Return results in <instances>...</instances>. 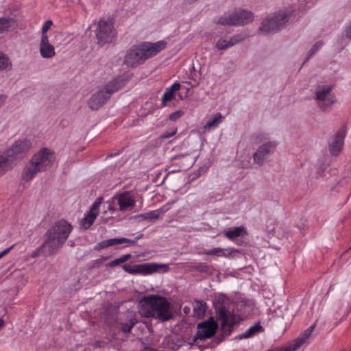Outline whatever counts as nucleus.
Masks as SVG:
<instances>
[{
    "instance_id": "obj_1",
    "label": "nucleus",
    "mask_w": 351,
    "mask_h": 351,
    "mask_svg": "<svg viewBox=\"0 0 351 351\" xmlns=\"http://www.w3.org/2000/svg\"><path fill=\"white\" fill-rule=\"evenodd\" d=\"M166 47L167 42L165 40H159L154 43L143 42L138 45H132L127 50L123 63L128 67H136L156 56Z\"/></svg>"
},
{
    "instance_id": "obj_2",
    "label": "nucleus",
    "mask_w": 351,
    "mask_h": 351,
    "mask_svg": "<svg viewBox=\"0 0 351 351\" xmlns=\"http://www.w3.org/2000/svg\"><path fill=\"white\" fill-rule=\"evenodd\" d=\"M73 230L72 225L64 219L56 222L45 232L42 247L47 255L55 254L64 244Z\"/></svg>"
},
{
    "instance_id": "obj_3",
    "label": "nucleus",
    "mask_w": 351,
    "mask_h": 351,
    "mask_svg": "<svg viewBox=\"0 0 351 351\" xmlns=\"http://www.w3.org/2000/svg\"><path fill=\"white\" fill-rule=\"evenodd\" d=\"M141 313L145 317H153L160 322L173 317L171 304L168 300L157 295H149L141 301Z\"/></svg>"
},
{
    "instance_id": "obj_4",
    "label": "nucleus",
    "mask_w": 351,
    "mask_h": 351,
    "mask_svg": "<svg viewBox=\"0 0 351 351\" xmlns=\"http://www.w3.org/2000/svg\"><path fill=\"white\" fill-rule=\"evenodd\" d=\"M55 159L53 153L47 148H43L31 158L30 162L24 168L21 178L29 182L38 172L45 171L51 167Z\"/></svg>"
},
{
    "instance_id": "obj_5",
    "label": "nucleus",
    "mask_w": 351,
    "mask_h": 351,
    "mask_svg": "<svg viewBox=\"0 0 351 351\" xmlns=\"http://www.w3.org/2000/svg\"><path fill=\"white\" fill-rule=\"evenodd\" d=\"M32 143L27 139L19 140L0 155V176L12 168V162L23 158L30 149Z\"/></svg>"
},
{
    "instance_id": "obj_6",
    "label": "nucleus",
    "mask_w": 351,
    "mask_h": 351,
    "mask_svg": "<svg viewBox=\"0 0 351 351\" xmlns=\"http://www.w3.org/2000/svg\"><path fill=\"white\" fill-rule=\"evenodd\" d=\"M227 300V296L223 293L217 295L213 300V306L223 330H226V328L230 329L237 323L236 316L229 312L224 306Z\"/></svg>"
},
{
    "instance_id": "obj_7",
    "label": "nucleus",
    "mask_w": 351,
    "mask_h": 351,
    "mask_svg": "<svg viewBox=\"0 0 351 351\" xmlns=\"http://www.w3.org/2000/svg\"><path fill=\"white\" fill-rule=\"evenodd\" d=\"M289 16L287 12L281 11L269 15L263 21L258 30L264 35L274 34L284 27Z\"/></svg>"
},
{
    "instance_id": "obj_8",
    "label": "nucleus",
    "mask_w": 351,
    "mask_h": 351,
    "mask_svg": "<svg viewBox=\"0 0 351 351\" xmlns=\"http://www.w3.org/2000/svg\"><path fill=\"white\" fill-rule=\"evenodd\" d=\"M253 13L245 10H239L232 14L224 13L219 19H215V22L223 26L244 25L252 21Z\"/></svg>"
},
{
    "instance_id": "obj_9",
    "label": "nucleus",
    "mask_w": 351,
    "mask_h": 351,
    "mask_svg": "<svg viewBox=\"0 0 351 351\" xmlns=\"http://www.w3.org/2000/svg\"><path fill=\"white\" fill-rule=\"evenodd\" d=\"M123 269L132 275L147 276L157 272L160 269L163 272L169 271V267L167 264L156 263H146L136 265L125 264L122 266Z\"/></svg>"
},
{
    "instance_id": "obj_10",
    "label": "nucleus",
    "mask_w": 351,
    "mask_h": 351,
    "mask_svg": "<svg viewBox=\"0 0 351 351\" xmlns=\"http://www.w3.org/2000/svg\"><path fill=\"white\" fill-rule=\"evenodd\" d=\"M106 204L108 210L112 213L117 210V205H119L120 211L124 212L134 206L135 199L130 192L124 191L112 197L106 202Z\"/></svg>"
},
{
    "instance_id": "obj_11",
    "label": "nucleus",
    "mask_w": 351,
    "mask_h": 351,
    "mask_svg": "<svg viewBox=\"0 0 351 351\" xmlns=\"http://www.w3.org/2000/svg\"><path fill=\"white\" fill-rule=\"evenodd\" d=\"M332 86H318L315 92V99L318 107L322 111H326L329 107L336 103L335 95L332 93Z\"/></svg>"
},
{
    "instance_id": "obj_12",
    "label": "nucleus",
    "mask_w": 351,
    "mask_h": 351,
    "mask_svg": "<svg viewBox=\"0 0 351 351\" xmlns=\"http://www.w3.org/2000/svg\"><path fill=\"white\" fill-rule=\"evenodd\" d=\"M96 38L100 46L112 43L114 38L113 23L109 20L101 19L97 25Z\"/></svg>"
},
{
    "instance_id": "obj_13",
    "label": "nucleus",
    "mask_w": 351,
    "mask_h": 351,
    "mask_svg": "<svg viewBox=\"0 0 351 351\" xmlns=\"http://www.w3.org/2000/svg\"><path fill=\"white\" fill-rule=\"evenodd\" d=\"M132 75L130 72H125L110 81L101 90H104L106 94H108L110 98L112 94L122 88L132 78Z\"/></svg>"
},
{
    "instance_id": "obj_14",
    "label": "nucleus",
    "mask_w": 351,
    "mask_h": 351,
    "mask_svg": "<svg viewBox=\"0 0 351 351\" xmlns=\"http://www.w3.org/2000/svg\"><path fill=\"white\" fill-rule=\"evenodd\" d=\"M276 146V141H269L259 146L253 154L254 162L259 166L263 165L268 156L275 151Z\"/></svg>"
},
{
    "instance_id": "obj_15",
    "label": "nucleus",
    "mask_w": 351,
    "mask_h": 351,
    "mask_svg": "<svg viewBox=\"0 0 351 351\" xmlns=\"http://www.w3.org/2000/svg\"><path fill=\"white\" fill-rule=\"evenodd\" d=\"M217 330V324L213 321H206L199 323L197 326V331L193 337V342L197 340H204L214 336Z\"/></svg>"
},
{
    "instance_id": "obj_16",
    "label": "nucleus",
    "mask_w": 351,
    "mask_h": 351,
    "mask_svg": "<svg viewBox=\"0 0 351 351\" xmlns=\"http://www.w3.org/2000/svg\"><path fill=\"white\" fill-rule=\"evenodd\" d=\"M346 131L344 129H341L337 132L328 147L331 155L337 156L339 154L343 146Z\"/></svg>"
},
{
    "instance_id": "obj_17",
    "label": "nucleus",
    "mask_w": 351,
    "mask_h": 351,
    "mask_svg": "<svg viewBox=\"0 0 351 351\" xmlns=\"http://www.w3.org/2000/svg\"><path fill=\"white\" fill-rule=\"evenodd\" d=\"M109 99V95L106 94L104 90H99L93 94L88 101V105L92 110H97L101 108Z\"/></svg>"
},
{
    "instance_id": "obj_18",
    "label": "nucleus",
    "mask_w": 351,
    "mask_h": 351,
    "mask_svg": "<svg viewBox=\"0 0 351 351\" xmlns=\"http://www.w3.org/2000/svg\"><path fill=\"white\" fill-rule=\"evenodd\" d=\"M138 238L136 237L134 240H131L125 237L120 238H112L104 240L99 243L95 247V250H99L104 248H106L110 246L119 245L123 243H128L129 245H133L136 243Z\"/></svg>"
},
{
    "instance_id": "obj_19",
    "label": "nucleus",
    "mask_w": 351,
    "mask_h": 351,
    "mask_svg": "<svg viewBox=\"0 0 351 351\" xmlns=\"http://www.w3.org/2000/svg\"><path fill=\"white\" fill-rule=\"evenodd\" d=\"M39 51L43 58H51L56 55L55 48L49 43V38H40Z\"/></svg>"
},
{
    "instance_id": "obj_20",
    "label": "nucleus",
    "mask_w": 351,
    "mask_h": 351,
    "mask_svg": "<svg viewBox=\"0 0 351 351\" xmlns=\"http://www.w3.org/2000/svg\"><path fill=\"white\" fill-rule=\"evenodd\" d=\"M181 85L178 82H174L169 88L165 90L161 99V106L165 107L167 101H172L175 99L174 93L179 90Z\"/></svg>"
},
{
    "instance_id": "obj_21",
    "label": "nucleus",
    "mask_w": 351,
    "mask_h": 351,
    "mask_svg": "<svg viewBox=\"0 0 351 351\" xmlns=\"http://www.w3.org/2000/svg\"><path fill=\"white\" fill-rule=\"evenodd\" d=\"M242 38L241 36L236 35L230 38L229 40L220 38L216 43V47L219 50H226L233 45L241 42Z\"/></svg>"
},
{
    "instance_id": "obj_22",
    "label": "nucleus",
    "mask_w": 351,
    "mask_h": 351,
    "mask_svg": "<svg viewBox=\"0 0 351 351\" xmlns=\"http://www.w3.org/2000/svg\"><path fill=\"white\" fill-rule=\"evenodd\" d=\"M245 232V229L243 226L232 227L230 228L228 230L225 231L224 235L228 239L232 240L237 237H240Z\"/></svg>"
},
{
    "instance_id": "obj_23",
    "label": "nucleus",
    "mask_w": 351,
    "mask_h": 351,
    "mask_svg": "<svg viewBox=\"0 0 351 351\" xmlns=\"http://www.w3.org/2000/svg\"><path fill=\"white\" fill-rule=\"evenodd\" d=\"M16 24V21L13 18L1 17L0 18V33L9 31L13 25Z\"/></svg>"
},
{
    "instance_id": "obj_24",
    "label": "nucleus",
    "mask_w": 351,
    "mask_h": 351,
    "mask_svg": "<svg viewBox=\"0 0 351 351\" xmlns=\"http://www.w3.org/2000/svg\"><path fill=\"white\" fill-rule=\"evenodd\" d=\"M263 328L261 326L260 322L255 324L254 326L250 327L243 335V337L244 338H250L255 335L263 332Z\"/></svg>"
},
{
    "instance_id": "obj_25",
    "label": "nucleus",
    "mask_w": 351,
    "mask_h": 351,
    "mask_svg": "<svg viewBox=\"0 0 351 351\" xmlns=\"http://www.w3.org/2000/svg\"><path fill=\"white\" fill-rule=\"evenodd\" d=\"M223 117L220 112L216 113L214 117L210 119L206 123L204 128L212 129L217 128L222 122Z\"/></svg>"
},
{
    "instance_id": "obj_26",
    "label": "nucleus",
    "mask_w": 351,
    "mask_h": 351,
    "mask_svg": "<svg viewBox=\"0 0 351 351\" xmlns=\"http://www.w3.org/2000/svg\"><path fill=\"white\" fill-rule=\"evenodd\" d=\"M193 313L195 316H204L206 313V303L203 301H196L193 307Z\"/></svg>"
},
{
    "instance_id": "obj_27",
    "label": "nucleus",
    "mask_w": 351,
    "mask_h": 351,
    "mask_svg": "<svg viewBox=\"0 0 351 351\" xmlns=\"http://www.w3.org/2000/svg\"><path fill=\"white\" fill-rule=\"evenodd\" d=\"M97 217V213H93L88 211L86 216L82 220V226L86 228H88L94 222Z\"/></svg>"
},
{
    "instance_id": "obj_28",
    "label": "nucleus",
    "mask_w": 351,
    "mask_h": 351,
    "mask_svg": "<svg viewBox=\"0 0 351 351\" xmlns=\"http://www.w3.org/2000/svg\"><path fill=\"white\" fill-rule=\"evenodd\" d=\"M12 63L9 57L3 52L0 51V71L10 69Z\"/></svg>"
},
{
    "instance_id": "obj_29",
    "label": "nucleus",
    "mask_w": 351,
    "mask_h": 351,
    "mask_svg": "<svg viewBox=\"0 0 351 351\" xmlns=\"http://www.w3.org/2000/svg\"><path fill=\"white\" fill-rule=\"evenodd\" d=\"M136 322L135 318H131L128 322L121 323V330L124 333L130 332Z\"/></svg>"
},
{
    "instance_id": "obj_30",
    "label": "nucleus",
    "mask_w": 351,
    "mask_h": 351,
    "mask_svg": "<svg viewBox=\"0 0 351 351\" xmlns=\"http://www.w3.org/2000/svg\"><path fill=\"white\" fill-rule=\"evenodd\" d=\"M145 220H155L159 218V210H152L140 215Z\"/></svg>"
},
{
    "instance_id": "obj_31",
    "label": "nucleus",
    "mask_w": 351,
    "mask_h": 351,
    "mask_svg": "<svg viewBox=\"0 0 351 351\" xmlns=\"http://www.w3.org/2000/svg\"><path fill=\"white\" fill-rule=\"evenodd\" d=\"M224 250L221 247H214L205 252L207 255H217L218 256H226L223 252Z\"/></svg>"
},
{
    "instance_id": "obj_32",
    "label": "nucleus",
    "mask_w": 351,
    "mask_h": 351,
    "mask_svg": "<svg viewBox=\"0 0 351 351\" xmlns=\"http://www.w3.org/2000/svg\"><path fill=\"white\" fill-rule=\"evenodd\" d=\"M52 24H53V22L51 20H47L44 23V24L43 25L42 28H41V32H42L41 38H49L47 36V32L51 27Z\"/></svg>"
},
{
    "instance_id": "obj_33",
    "label": "nucleus",
    "mask_w": 351,
    "mask_h": 351,
    "mask_svg": "<svg viewBox=\"0 0 351 351\" xmlns=\"http://www.w3.org/2000/svg\"><path fill=\"white\" fill-rule=\"evenodd\" d=\"M102 201H103L102 197H97L96 199V200L94 202V203L92 204V206H90L89 212L93 213H97V215H98L99 214L98 210H99V208L101 204L102 203Z\"/></svg>"
},
{
    "instance_id": "obj_34",
    "label": "nucleus",
    "mask_w": 351,
    "mask_h": 351,
    "mask_svg": "<svg viewBox=\"0 0 351 351\" xmlns=\"http://www.w3.org/2000/svg\"><path fill=\"white\" fill-rule=\"evenodd\" d=\"M324 45V42L319 40L314 44V45L311 47V49L308 51V57L310 58L312 56H313L317 51H318Z\"/></svg>"
},
{
    "instance_id": "obj_35",
    "label": "nucleus",
    "mask_w": 351,
    "mask_h": 351,
    "mask_svg": "<svg viewBox=\"0 0 351 351\" xmlns=\"http://www.w3.org/2000/svg\"><path fill=\"white\" fill-rule=\"evenodd\" d=\"M177 133V128H171L168 131L163 132L159 137L160 140H164L165 138H171L173 136Z\"/></svg>"
},
{
    "instance_id": "obj_36",
    "label": "nucleus",
    "mask_w": 351,
    "mask_h": 351,
    "mask_svg": "<svg viewBox=\"0 0 351 351\" xmlns=\"http://www.w3.org/2000/svg\"><path fill=\"white\" fill-rule=\"evenodd\" d=\"M196 269L204 273H210L211 267L205 263H200L196 266Z\"/></svg>"
},
{
    "instance_id": "obj_37",
    "label": "nucleus",
    "mask_w": 351,
    "mask_h": 351,
    "mask_svg": "<svg viewBox=\"0 0 351 351\" xmlns=\"http://www.w3.org/2000/svg\"><path fill=\"white\" fill-rule=\"evenodd\" d=\"M45 248H43L41 245L38 248L32 252V256L34 258L38 257L40 255H43L45 257L50 256L51 255H47L45 254Z\"/></svg>"
},
{
    "instance_id": "obj_38",
    "label": "nucleus",
    "mask_w": 351,
    "mask_h": 351,
    "mask_svg": "<svg viewBox=\"0 0 351 351\" xmlns=\"http://www.w3.org/2000/svg\"><path fill=\"white\" fill-rule=\"evenodd\" d=\"M184 114V112L182 110H177L176 112H172L169 115V119L172 121H176L178 119H180Z\"/></svg>"
},
{
    "instance_id": "obj_39",
    "label": "nucleus",
    "mask_w": 351,
    "mask_h": 351,
    "mask_svg": "<svg viewBox=\"0 0 351 351\" xmlns=\"http://www.w3.org/2000/svg\"><path fill=\"white\" fill-rule=\"evenodd\" d=\"M121 259L119 258H116L114 259V261H112L110 262H109L107 265H106V267H114L115 266H117L120 264H121Z\"/></svg>"
},
{
    "instance_id": "obj_40",
    "label": "nucleus",
    "mask_w": 351,
    "mask_h": 351,
    "mask_svg": "<svg viewBox=\"0 0 351 351\" xmlns=\"http://www.w3.org/2000/svg\"><path fill=\"white\" fill-rule=\"evenodd\" d=\"M107 343L105 341L97 340L94 342L93 347L95 348H103L106 346Z\"/></svg>"
},
{
    "instance_id": "obj_41",
    "label": "nucleus",
    "mask_w": 351,
    "mask_h": 351,
    "mask_svg": "<svg viewBox=\"0 0 351 351\" xmlns=\"http://www.w3.org/2000/svg\"><path fill=\"white\" fill-rule=\"evenodd\" d=\"M130 258H131V254H123V255H122L121 256L119 257V258L121 259V261L122 263L128 261Z\"/></svg>"
},
{
    "instance_id": "obj_42",
    "label": "nucleus",
    "mask_w": 351,
    "mask_h": 351,
    "mask_svg": "<svg viewBox=\"0 0 351 351\" xmlns=\"http://www.w3.org/2000/svg\"><path fill=\"white\" fill-rule=\"evenodd\" d=\"M346 36L347 38L351 39V22L346 27Z\"/></svg>"
},
{
    "instance_id": "obj_43",
    "label": "nucleus",
    "mask_w": 351,
    "mask_h": 351,
    "mask_svg": "<svg viewBox=\"0 0 351 351\" xmlns=\"http://www.w3.org/2000/svg\"><path fill=\"white\" fill-rule=\"evenodd\" d=\"M14 247V245H11L10 247L6 248L5 250H4L3 252H0V259L3 256H5V254H7Z\"/></svg>"
},
{
    "instance_id": "obj_44",
    "label": "nucleus",
    "mask_w": 351,
    "mask_h": 351,
    "mask_svg": "<svg viewBox=\"0 0 351 351\" xmlns=\"http://www.w3.org/2000/svg\"><path fill=\"white\" fill-rule=\"evenodd\" d=\"M5 99H6V96L5 95H0V106L5 101Z\"/></svg>"
},
{
    "instance_id": "obj_45",
    "label": "nucleus",
    "mask_w": 351,
    "mask_h": 351,
    "mask_svg": "<svg viewBox=\"0 0 351 351\" xmlns=\"http://www.w3.org/2000/svg\"><path fill=\"white\" fill-rule=\"evenodd\" d=\"M197 1V0H185V1L186 3H189V4L193 3H194V2Z\"/></svg>"
},
{
    "instance_id": "obj_46",
    "label": "nucleus",
    "mask_w": 351,
    "mask_h": 351,
    "mask_svg": "<svg viewBox=\"0 0 351 351\" xmlns=\"http://www.w3.org/2000/svg\"><path fill=\"white\" fill-rule=\"evenodd\" d=\"M167 206H168V204L165 205L164 207L162 208H161V210H163V211L168 210L169 207H167Z\"/></svg>"
},
{
    "instance_id": "obj_47",
    "label": "nucleus",
    "mask_w": 351,
    "mask_h": 351,
    "mask_svg": "<svg viewBox=\"0 0 351 351\" xmlns=\"http://www.w3.org/2000/svg\"><path fill=\"white\" fill-rule=\"evenodd\" d=\"M4 322L2 319L0 318V328L3 326Z\"/></svg>"
},
{
    "instance_id": "obj_48",
    "label": "nucleus",
    "mask_w": 351,
    "mask_h": 351,
    "mask_svg": "<svg viewBox=\"0 0 351 351\" xmlns=\"http://www.w3.org/2000/svg\"><path fill=\"white\" fill-rule=\"evenodd\" d=\"M184 156V155H182V154L178 155V156H174V158H174V159H178V158H179L180 157H182V156Z\"/></svg>"
},
{
    "instance_id": "obj_49",
    "label": "nucleus",
    "mask_w": 351,
    "mask_h": 351,
    "mask_svg": "<svg viewBox=\"0 0 351 351\" xmlns=\"http://www.w3.org/2000/svg\"><path fill=\"white\" fill-rule=\"evenodd\" d=\"M167 178V175H166V176H165V178H163L162 182H165V179H166Z\"/></svg>"
},
{
    "instance_id": "obj_50",
    "label": "nucleus",
    "mask_w": 351,
    "mask_h": 351,
    "mask_svg": "<svg viewBox=\"0 0 351 351\" xmlns=\"http://www.w3.org/2000/svg\"><path fill=\"white\" fill-rule=\"evenodd\" d=\"M184 312H185V313H186L187 309H186V308H184Z\"/></svg>"
},
{
    "instance_id": "obj_51",
    "label": "nucleus",
    "mask_w": 351,
    "mask_h": 351,
    "mask_svg": "<svg viewBox=\"0 0 351 351\" xmlns=\"http://www.w3.org/2000/svg\"><path fill=\"white\" fill-rule=\"evenodd\" d=\"M184 312H185V313H186L187 309H186V308H184Z\"/></svg>"
}]
</instances>
